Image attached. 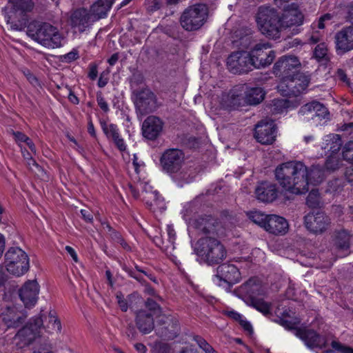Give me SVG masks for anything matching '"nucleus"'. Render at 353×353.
I'll use <instances>...</instances> for the list:
<instances>
[{
	"mask_svg": "<svg viewBox=\"0 0 353 353\" xmlns=\"http://www.w3.org/2000/svg\"><path fill=\"white\" fill-rule=\"evenodd\" d=\"M274 177L286 191L302 194L309 190L307 166L301 161H288L279 165L274 170Z\"/></svg>",
	"mask_w": 353,
	"mask_h": 353,
	"instance_id": "f257e3e1",
	"label": "nucleus"
},
{
	"mask_svg": "<svg viewBox=\"0 0 353 353\" xmlns=\"http://www.w3.org/2000/svg\"><path fill=\"white\" fill-rule=\"evenodd\" d=\"M255 19L261 34L269 39H280L281 26L279 12L276 9L266 5L261 6L258 8Z\"/></svg>",
	"mask_w": 353,
	"mask_h": 353,
	"instance_id": "f03ea898",
	"label": "nucleus"
},
{
	"mask_svg": "<svg viewBox=\"0 0 353 353\" xmlns=\"http://www.w3.org/2000/svg\"><path fill=\"white\" fill-rule=\"evenodd\" d=\"M194 252L201 260L210 265L221 263L227 256L225 246L213 236L200 238L195 244Z\"/></svg>",
	"mask_w": 353,
	"mask_h": 353,
	"instance_id": "7ed1b4c3",
	"label": "nucleus"
},
{
	"mask_svg": "<svg viewBox=\"0 0 353 353\" xmlns=\"http://www.w3.org/2000/svg\"><path fill=\"white\" fill-rule=\"evenodd\" d=\"M28 35L45 47L61 46L63 37L57 28L46 22L32 21L28 26Z\"/></svg>",
	"mask_w": 353,
	"mask_h": 353,
	"instance_id": "20e7f679",
	"label": "nucleus"
},
{
	"mask_svg": "<svg viewBox=\"0 0 353 353\" xmlns=\"http://www.w3.org/2000/svg\"><path fill=\"white\" fill-rule=\"evenodd\" d=\"M208 17V6L201 3H195L183 10L180 17V24L186 31H196L205 24Z\"/></svg>",
	"mask_w": 353,
	"mask_h": 353,
	"instance_id": "39448f33",
	"label": "nucleus"
},
{
	"mask_svg": "<svg viewBox=\"0 0 353 353\" xmlns=\"http://www.w3.org/2000/svg\"><path fill=\"white\" fill-rule=\"evenodd\" d=\"M310 82V75L299 71L288 79L281 81L277 89L282 96L297 97L307 89Z\"/></svg>",
	"mask_w": 353,
	"mask_h": 353,
	"instance_id": "423d86ee",
	"label": "nucleus"
},
{
	"mask_svg": "<svg viewBox=\"0 0 353 353\" xmlns=\"http://www.w3.org/2000/svg\"><path fill=\"white\" fill-rule=\"evenodd\" d=\"M5 265L10 274L19 276L29 270V259L19 248H10L5 254Z\"/></svg>",
	"mask_w": 353,
	"mask_h": 353,
	"instance_id": "0eeeda50",
	"label": "nucleus"
},
{
	"mask_svg": "<svg viewBox=\"0 0 353 353\" xmlns=\"http://www.w3.org/2000/svg\"><path fill=\"white\" fill-rule=\"evenodd\" d=\"M136 112L138 115L143 116L157 110L159 105L155 94L148 88H142L140 91H135L132 94Z\"/></svg>",
	"mask_w": 353,
	"mask_h": 353,
	"instance_id": "6e6552de",
	"label": "nucleus"
},
{
	"mask_svg": "<svg viewBox=\"0 0 353 353\" xmlns=\"http://www.w3.org/2000/svg\"><path fill=\"white\" fill-rule=\"evenodd\" d=\"M12 8L9 13L5 15L8 23L13 30H21L23 23L20 20H16L17 15L24 17L33 11L35 6L34 0H10Z\"/></svg>",
	"mask_w": 353,
	"mask_h": 353,
	"instance_id": "1a4fd4ad",
	"label": "nucleus"
},
{
	"mask_svg": "<svg viewBox=\"0 0 353 353\" xmlns=\"http://www.w3.org/2000/svg\"><path fill=\"white\" fill-rule=\"evenodd\" d=\"M193 228L200 234L206 236H213L216 239L224 235V228L221 223L212 216H201L193 221Z\"/></svg>",
	"mask_w": 353,
	"mask_h": 353,
	"instance_id": "9d476101",
	"label": "nucleus"
},
{
	"mask_svg": "<svg viewBox=\"0 0 353 353\" xmlns=\"http://www.w3.org/2000/svg\"><path fill=\"white\" fill-rule=\"evenodd\" d=\"M301 63L298 58L293 55H284L274 63L273 73L281 78V81L286 80L299 72Z\"/></svg>",
	"mask_w": 353,
	"mask_h": 353,
	"instance_id": "9b49d317",
	"label": "nucleus"
},
{
	"mask_svg": "<svg viewBox=\"0 0 353 353\" xmlns=\"http://www.w3.org/2000/svg\"><path fill=\"white\" fill-rule=\"evenodd\" d=\"M185 155L182 150L170 148L161 154L159 161L162 170L168 174H176L184 163Z\"/></svg>",
	"mask_w": 353,
	"mask_h": 353,
	"instance_id": "f8f14e48",
	"label": "nucleus"
},
{
	"mask_svg": "<svg viewBox=\"0 0 353 353\" xmlns=\"http://www.w3.org/2000/svg\"><path fill=\"white\" fill-rule=\"evenodd\" d=\"M180 332L179 321L171 315L161 316L155 327L156 334L163 340H173Z\"/></svg>",
	"mask_w": 353,
	"mask_h": 353,
	"instance_id": "ddd939ff",
	"label": "nucleus"
},
{
	"mask_svg": "<svg viewBox=\"0 0 353 353\" xmlns=\"http://www.w3.org/2000/svg\"><path fill=\"white\" fill-rule=\"evenodd\" d=\"M270 48V46L268 43H260L254 46V48L249 52L250 57H252L253 68H263L273 62L275 59V52Z\"/></svg>",
	"mask_w": 353,
	"mask_h": 353,
	"instance_id": "4468645a",
	"label": "nucleus"
},
{
	"mask_svg": "<svg viewBox=\"0 0 353 353\" xmlns=\"http://www.w3.org/2000/svg\"><path fill=\"white\" fill-rule=\"evenodd\" d=\"M43 325V319L41 316L32 319L23 328L19 330L14 339L19 341L17 345L19 347L28 346L39 336V330Z\"/></svg>",
	"mask_w": 353,
	"mask_h": 353,
	"instance_id": "2eb2a0df",
	"label": "nucleus"
},
{
	"mask_svg": "<svg viewBox=\"0 0 353 353\" xmlns=\"http://www.w3.org/2000/svg\"><path fill=\"white\" fill-rule=\"evenodd\" d=\"M227 66L234 74L247 73L253 68L252 57L249 52L245 50L234 52L227 59Z\"/></svg>",
	"mask_w": 353,
	"mask_h": 353,
	"instance_id": "dca6fc26",
	"label": "nucleus"
},
{
	"mask_svg": "<svg viewBox=\"0 0 353 353\" xmlns=\"http://www.w3.org/2000/svg\"><path fill=\"white\" fill-rule=\"evenodd\" d=\"M330 223L329 216L321 210H313L304 216L305 228L315 234H320L326 231Z\"/></svg>",
	"mask_w": 353,
	"mask_h": 353,
	"instance_id": "f3484780",
	"label": "nucleus"
},
{
	"mask_svg": "<svg viewBox=\"0 0 353 353\" xmlns=\"http://www.w3.org/2000/svg\"><path fill=\"white\" fill-rule=\"evenodd\" d=\"M295 335L301 339L305 345L311 350L314 348L323 350L327 345V337L321 335L313 329L301 327L295 329Z\"/></svg>",
	"mask_w": 353,
	"mask_h": 353,
	"instance_id": "a211bd4d",
	"label": "nucleus"
},
{
	"mask_svg": "<svg viewBox=\"0 0 353 353\" xmlns=\"http://www.w3.org/2000/svg\"><path fill=\"white\" fill-rule=\"evenodd\" d=\"M283 12L279 14L281 30L292 26H299L303 22V14L299 10L297 3L283 6Z\"/></svg>",
	"mask_w": 353,
	"mask_h": 353,
	"instance_id": "6ab92c4d",
	"label": "nucleus"
},
{
	"mask_svg": "<svg viewBox=\"0 0 353 353\" xmlns=\"http://www.w3.org/2000/svg\"><path fill=\"white\" fill-rule=\"evenodd\" d=\"M95 22L89 10L81 8L74 10L70 15V23L72 28L83 32Z\"/></svg>",
	"mask_w": 353,
	"mask_h": 353,
	"instance_id": "aec40b11",
	"label": "nucleus"
},
{
	"mask_svg": "<svg viewBox=\"0 0 353 353\" xmlns=\"http://www.w3.org/2000/svg\"><path fill=\"white\" fill-rule=\"evenodd\" d=\"M216 276L227 284L226 289L239 283L241 279L239 269L233 264L225 263L219 265L216 268Z\"/></svg>",
	"mask_w": 353,
	"mask_h": 353,
	"instance_id": "412c9836",
	"label": "nucleus"
},
{
	"mask_svg": "<svg viewBox=\"0 0 353 353\" xmlns=\"http://www.w3.org/2000/svg\"><path fill=\"white\" fill-rule=\"evenodd\" d=\"M164 123L156 116L148 117L142 124L143 136L151 141L156 140L162 133Z\"/></svg>",
	"mask_w": 353,
	"mask_h": 353,
	"instance_id": "4be33fe9",
	"label": "nucleus"
},
{
	"mask_svg": "<svg viewBox=\"0 0 353 353\" xmlns=\"http://www.w3.org/2000/svg\"><path fill=\"white\" fill-rule=\"evenodd\" d=\"M275 125L273 121L259 122L255 127L254 137L261 144H272L275 139Z\"/></svg>",
	"mask_w": 353,
	"mask_h": 353,
	"instance_id": "5701e85b",
	"label": "nucleus"
},
{
	"mask_svg": "<svg viewBox=\"0 0 353 353\" xmlns=\"http://www.w3.org/2000/svg\"><path fill=\"white\" fill-rule=\"evenodd\" d=\"M39 285L36 281H28L19 291V295L26 307L34 306L38 299Z\"/></svg>",
	"mask_w": 353,
	"mask_h": 353,
	"instance_id": "b1692460",
	"label": "nucleus"
},
{
	"mask_svg": "<svg viewBox=\"0 0 353 353\" xmlns=\"http://www.w3.org/2000/svg\"><path fill=\"white\" fill-rule=\"evenodd\" d=\"M261 282L256 278L250 279L238 289L241 297L247 304L257 299L256 296L261 294Z\"/></svg>",
	"mask_w": 353,
	"mask_h": 353,
	"instance_id": "393cba45",
	"label": "nucleus"
},
{
	"mask_svg": "<svg viewBox=\"0 0 353 353\" xmlns=\"http://www.w3.org/2000/svg\"><path fill=\"white\" fill-rule=\"evenodd\" d=\"M241 87L239 86L231 90L230 92L221 98V105L225 109L235 110L245 105Z\"/></svg>",
	"mask_w": 353,
	"mask_h": 353,
	"instance_id": "a878e982",
	"label": "nucleus"
},
{
	"mask_svg": "<svg viewBox=\"0 0 353 353\" xmlns=\"http://www.w3.org/2000/svg\"><path fill=\"white\" fill-rule=\"evenodd\" d=\"M352 235L345 229L335 230L332 236L333 248L341 254L345 256L349 253Z\"/></svg>",
	"mask_w": 353,
	"mask_h": 353,
	"instance_id": "bb28decb",
	"label": "nucleus"
},
{
	"mask_svg": "<svg viewBox=\"0 0 353 353\" xmlns=\"http://www.w3.org/2000/svg\"><path fill=\"white\" fill-rule=\"evenodd\" d=\"M256 199L263 203H272L278 196L276 185L268 181L261 182L255 190Z\"/></svg>",
	"mask_w": 353,
	"mask_h": 353,
	"instance_id": "cd10ccee",
	"label": "nucleus"
},
{
	"mask_svg": "<svg viewBox=\"0 0 353 353\" xmlns=\"http://www.w3.org/2000/svg\"><path fill=\"white\" fill-rule=\"evenodd\" d=\"M265 230L274 235H283L288 230V223L281 216L269 214Z\"/></svg>",
	"mask_w": 353,
	"mask_h": 353,
	"instance_id": "c85d7f7f",
	"label": "nucleus"
},
{
	"mask_svg": "<svg viewBox=\"0 0 353 353\" xmlns=\"http://www.w3.org/2000/svg\"><path fill=\"white\" fill-rule=\"evenodd\" d=\"M245 105H255L260 103L265 98V93L260 87L250 88L246 85H241Z\"/></svg>",
	"mask_w": 353,
	"mask_h": 353,
	"instance_id": "c756f323",
	"label": "nucleus"
},
{
	"mask_svg": "<svg viewBox=\"0 0 353 353\" xmlns=\"http://www.w3.org/2000/svg\"><path fill=\"white\" fill-rule=\"evenodd\" d=\"M337 50L347 52L353 49V28L343 29L335 35Z\"/></svg>",
	"mask_w": 353,
	"mask_h": 353,
	"instance_id": "7c9ffc66",
	"label": "nucleus"
},
{
	"mask_svg": "<svg viewBox=\"0 0 353 353\" xmlns=\"http://www.w3.org/2000/svg\"><path fill=\"white\" fill-rule=\"evenodd\" d=\"M299 113L302 115L310 113L312 118L317 117L320 119H325L329 115L327 108L323 103L316 101L302 105L299 110Z\"/></svg>",
	"mask_w": 353,
	"mask_h": 353,
	"instance_id": "2f4dec72",
	"label": "nucleus"
},
{
	"mask_svg": "<svg viewBox=\"0 0 353 353\" xmlns=\"http://www.w3.org/2000/svg\"><path fill=\"white\" fill-rule=\"evenodd\" d=\"M135 321L137 328L143 334H148L154 328L153 316L145 310L137 311Z\"/></svg>",
	"mask_w": 353,
	"mask_h": 353,
	"instance_id": "473e14b6",
	"label": "nucleus"
},
{
	"mask_svg": "<svg viewBox=\"0 0 353 353\" xmlns=\"http://www.w3.org/2000/svg\"><path fill=\"white\" fill-rule=\"evenodd\" d=\"M115 0H97L92 3L89 11L96 21L107 17Z\"/></svg>",
	"mask_w": 353,
	"mask_h": 353,
	"instance_id": "72a5a7b5",
	"label": "nucleus"
},
{
	"mask_svg": "<svg viewBox=\"0 0 353 353\" xmlns=\"http://www.w3.org/2000/svg\"><path fill=\"white\" fill-rule=\"evenodd\" d=\"M1 317L8 328L19 327L26 319V316L18 312L15 307H8L6 312L2 314Z\"/></svg>",
	"mask_w": 353,
	"mask_h": 353,
	"instance_id": "f704fd0d",
	"label": "nucleus"
},
{
	"mask_svg": "<svg viewBox=\"0 0 353 353\" xmlns=\"http://www.w3.org/2000/svg\"><path fill=\"white\" fill-rule=\"evenodd\" d=\"M324 179V170L319 165H312L310 168H307V181L310 183L317 185L321 183Z\"/></svg>",
	"mask_w": 353,
	"mask_h": 353,
	"instance_id": "c9c22d12",
	"label": "nucleus"
},
{
	"mask_svg": "<svg viewBox=\"0 0 353 353\" xmlns=\"http://www.w3.org/2000/svg\"><path fill=\"white\" fill-rule=\"evenodd\" d=\"M326 142V145L324 148L330 151L332 154H336L343 145L341 136L336 134L327 136Z\"/></svg>",
	"mask_w": 353,
	"mask_h": 353,
	"instance_id": "e433bc0d",
	"label": "nucleus"
},
{
	"mask_svg": "<svg viewBox=\"0 0 353 353\" xmlns=\"http://www.w3.org/2000/svg\"><path fill=\"white\" fill-rule=\"evenodd\" d=\"M130 299H134V301H137V302L138 303H144L145 307L150 311V313H151L152 316L161 312L160 305L156 301H154L153 299L150 298H148L145 301H143V300L139 296L131 295L130 296ZM130 307V308H133L132 301H131Z\"/></svg>",
	"mask_w": 353,
	"mask_h": 353,
	"instance_id": "4c0bfd02",
	"label": "nucleus"
},
{
	"mask_svg": "<svg viewBox=\"0 0 353 353\" xmlns=\"http://www.w3.org/2000/svg\"><path fill=\"white\" fill-rule=\"evenodd\" d=\"M100 124L103 132L108 139H112V141H114L116 139L120 137L119 129L117 125L113 123L108 125L106 121L103 120L100 121Z\"/></svg>",
	"mask_w": 353,
	"mask_h": 353,
	"instance_id": "58836bf2",
	"label": "nucleus"
},
{
	"mask_svg": "<svg viewBox=\"0 0 353 353\" xmlns=\"http://www.w3.org/2000/svg\"><path fill=\"white\" fill-rule=\"evenodd\" d=\"M130 85L132 90V94L135 93V91L141 90L142 88H148L144 84V77L139 72L132 74L130 79Z\"/></svg>",
	"mask_w": 353,
	"mask_h": 353,
	"instance_id": "ea45409f",
	"label": "nucleus"
},
{
	"mask_svg": "<svg viewBox=\"0 0 353 353\" xmlns=\"http://www.w3.org/2000/svg\"><path fill=\"white\" fill-rule=\"evenodd\" d=\"M269 214H265L260 211H251L247 212L249 219L265 230L266 225V220H268Z\"/></svg>",
	"mask_w": 353,
	"mask_h": 353,
	"instance_id": "a19ab883",
	"label": "nucleus"
},
{
	"mask_svg": "<svg viewBox=\"0 0 353 353\" xmlns=\"http://www.w3.org/2000/svg\"><path fill=\"white\" fill-rule=\"evenodd\" d=\"M245 35L241 37L238 41V45L243 49H248L256 42L252 35L251 29L244 30Z\"/></svg>",
	"mask_w": 353,
	"mask_h": 353,
	"instance_id": "79ce46f5",
	"label": "nucleus"
},
{
	"mask_svg": "<svg viewBox=\"0 0 353 353\" xmlns=\"http://www.w3.org/2000/svg\"><path fill=\"white\" fill-rule=\"evenodd\" d=\"M313 57L319 62L328 61L329 57L327 54V45L325 43H321L318 44L314 48Z\"/></svg>",
	"mask_w": 353,
	"mask_h": 353,
	"instance_id": "37998d69",
	"label": "nucleus"
},
{
	"mask_svg": "<svg viewBox=\"0 0 353 353\" xmlns=\"http://www.w3.org/2000/svg\"><path fill=\"white\" fill-rule=\"evenodd\" d=\"M248 305H252L256 308L258 311L263 313L265 316H269L271 315V304L265 302L262 299H256L255 300L248 303Z\"/></svg>",
	"mask_w": 353,
	"mask_h": 353,
	"instance_id": "c03bdc74",
	"label": "nucleus"
},
{
	"mask_svg": "<svg viewBox=\"0 0 353 353\" xmlns=\"http://www.w3.org/2000/svg\"><path fill=\"white\" fill-rule=\"evenodd\" d=\"M125 270L131 277L135 279L139 283L145 285V292L147 294H148L149 295L155 296L156 292L154 289L152 288L150 285L146 284L145 279L139 273H137L136 271L129 268H126L125 269Z\"/></svg>",
	"mask_w": 353,
	"mask_h": 353,
	"instance_id": "a18cd8bd",
	"label": "nucleus"
},
{
	"mask_svg": "<svg viewBox=\"0 0 353 353\" xmlns=\"http://www.w3.org/2000/svg\"><path fill=\"white\" fill-rule=\"evenodd\" d=\"M292 102L288 99H274L273 101L272 112L281 114L286 111L290 107Z\"/></svg>",
	"mask_w": 353,
	"mask_h": 353,
	"instance_id": "49530a36",
	"label": "nucleus"
},
{
	"mask_svg": "<svg viewBox=\"0 0 353 353\" xmlns=\"http://www.w3.org/2000/svg\"><path fill=\"white\" fill-rule=\"evenodd\" d=\"M154 353H173L174 350L172 345L161 341H157L152 346Z\"/></svg>",
	"mask_w": 353,
	"mask_h": 353,
	"instance_id": "de8ad7c7",
	"label": "nucleus"
},
{
	"mask_svg": "<svg viewBox=\"0 0 353 353\" xmlns=\"http://www.w3.org/2000/svg\"><path fill=\"white\" fill-rule=\"evenodd\" d=\"M320 196L317 190H312L306 199L307 205L311 208H316L320 204Z\"/></svg>",
	"mask_w": 353,
	"mask_h": 353,
	"instance_id": "09e8293b",
	"label": "nucleus"
},
{
	"mask_svg": "<svg viewBox=\"0 0 353 353\" xmlns=\"http://www.w3.org/2000/svg\"><path fill=\"white\" fill-rule=\"evenodd\" d=\"M343 159L349 162H353V140L347 142L342 149Z\"/></svg>",
	"mask_w": 353,
	"mask_h": 353,
	"instance_id": "8fccbe9b",
	"label": "nucleus"
},
{
	"mask_svg": "<svg viewBox=\"0 0 353 353\" xmlns=\"http://www.w3.org/2000/svg\"><path fill=\"white\" fill-rule=\"evenodd\" d=\"M49 323L48 327L51 328L52 330L60 332L61 329V322L55 315V313H52L51 312L49 313L48 316Z\"/></svg>",
	"mask_w": 353,
	"mask_h": 353,
	"instance_id": "3c124183",
	"label": "nucleus"
},
{
	"mask_svg": "<svg viewBox=\"0 0 353 353\" xmlns=\"http://www.w3.org/2000/svg\"><path fill=\"white\" fill-rule=\"evenodd\" d=\"M340 166V161L339 159L330 156L327 158L325 162V168L327 170L330 171H334L337 170Z\"/></svg>",
	"mask_w": 353,
	"mask_h": 353,
	"instance_id": "603ef678",
	"label": "nucleus"
},
{
	"mask_svg": "<svg viewBox=\"0 0 353 353\" xmlns=\"http://www.w3.org/2000/svg\"><path fill=\"white\" fill-rule=\"evenodd\" d=\"M332 347L341 353H353V348L345 346L339 341H333L331 343Z\"/></svg>",
	"mask_w": 353,
	"mask_h": 353,
	"instance_id": "864d4df0",
	"label": "nucleus"
},
{
	"mask_svg": "<svg viewBox=\"0 0 353 353\" xmlns=\"http://www.w3.org/2000/svg\"><path fill=\"white\" fill-rule=\"evenodd\" d=\"M275 322L280 324L283 327H284L285 329L288 330H294L295 329H297L298 327H296L295 323L292 322L291 321H288L286 319H284L282 317H278L277 319L274 320Z\"/></svg>",
	"mask_w": 353,
	"mask_h": 353,
	"instance_id": "5fc2aeb1",
	"label": "nucleus"
},
{
	"mask_svg": "<svg viewBox=\"0 0 353 353\" xmlns=\"http://www.w3.org/2000/svg\"><path fill=\"white\" fill-rule=\"evenodd\" d=\"M27 165L28 168L32 172H39L42 170L41 167L32 158L30 153H28Z\"/></svg>",
	"mask_w": 353,
	"mask_h": 353,
	"instance_id": "6e6d98bb",
	"label": "nucleus"
},
{
	"mask_svg": "<svg viewBox=\"0 0 353 353\" xmlns=\"http://www.w3.org/2000/svg\"><path fill=\"white\" fill-rule=\"evenodd\" d=\"M145 198L148 199L146 201V203L152 206L153 205L159 204L160 196L159 195L158 192L154 191L153 192H151L150 194H148V196Z\"/></svg>",
	"mask_w": 353,
	"mask_h": 353,
	"instance_id": "4d7b16f0",
	"label": "nucleus"
},
{
	"mask_svg": "<svg viewBox=\"0 0 353 353\" xmlns=\"http://www.w3.org/2000/svg\"><path fill=\"white\" fill-rule=\"evenodd\" d=\"M79 58L78 51L73 50L71 52L63 55L61 58L63 62L70 63Z\"/></svg>",
	"mask_w": 353,
	"mask_h": 353,
	"instance_id": "13d9d810",
	"label": "nucleus"
},
{
	"mask_svg": "<svg viewBox=\"0 0 353 353\" xmlns=\"http://www.w3.org/2000/svg\"><path fill=\"white\" fill-rule=\"evenodd\" d=\"M105 225L109 232H110V236L111 239L114 242L119 243L123 239V237L121 235V234L113 230L112 228L108 223H106Z\"/></svg>",
	"mask_w": 353,
	"mask_h": 353,
	"instance_id": "bf43d9fd",
	"label": "nucleus"
},
{
	"mask_svg": "<svg viewBox=\"0 0 353 353\" xmlns=\"http://www.w3.org/2000/svg\"><path fill=\"white\" fill-rule=\"evenodd\" d=\"M192 180L190 175L186 172H180L176 177V181H178L179 185L182 186L184 183H190Z\"/></svg>",
	"mask_w": 353,
	"mask_h": 353,
	"instance_id": "052dcab7",
	"label": "nucleus"
},
{
	"mask_svg": "<svg viewBox=\"0 0 353 353\" xmlns=\"http://www.w3.org/2000/svg\"><path fill=\"white\" fill-rule=\"evenodd\" d=\"M193 340L196 342L199 347L202 349L203 351H205L210 345V344L200 336H194Z\"/></svg>",
	"mask_w": 353,
	"mask_h": 353,
	"instance_id": "680f3d73",
	"label": "nucleus"
},
{
	"mask_svg": "<svg viewBox=\"0 0 353 353\" xmlns=\"http://www.w3.org/2000/svg\"><path fill=\"white\" fill-rule=\"evenodd\" d=\"M82 218L84 219V221L87 223H92L93 221V214L90 210L86 208V209H82L80 211Z\"/></svg>",
	"mask_w": 353,
	"mask_h": 353,
	"instance_id": "e2e57ef3",
	"label": "nucleus"
},
{
	"mask_svg": "<svg viewBox=\"0 0 353 353\" xmlns=\"http://www.w3.org/2000/svg\"><path fill=\"white\" fill-rule=\"evenodd\" d=\"M97 101L99 106L105 112H107L109 110L108 105L106 103V101H105L104 98L102 97L101 94H97Z\"/></svg>",
	"mask_w": 353,
	"mask_h": 353,
	"instance_id": "0e129e2a",
	"label": "nucleus"
},
{
	"mask_svg": "<svg viewBox=\"0 0 353 353\" xmlns=\"http://www.w3.org/2000/svg\"><path fill=\"white\" fill-rule=\"evenodd\" d=\"M97 65L94 63H91L89 66L88 77L91 80H94L97 77Z\"/></svg>",
	"mask_w": 353,
	"mask_h": 353,
	"instance_id": "69168bd1",
	"label": "nucleus"
},
{
	"mask_svg": "<svg viewBox=\"0 0 353 353\" xmlns=\"http://www.w3.org/2000/svg\"><path fill=\"white\" fill-rule=\"evenodd\" d=\"M345 178L350 183H353V165L345 169Z\"/></svg>",
	"mask_w": 353,
	"mask_h": 353,
	"instance_id": "338daca9",
	"label": "nucleus"
},
{
	"mask_svg": "<svg viewBox=\"0 0 353 353\" xmlns=\"http://www.w3.org/2000/svg\"><path fill=\"white\" fill-rule=\"evenodd\" d=\"M341 130L346 132L348 134L353 133V122L349 123H343L341 126Z\"/></svg>",
	"mask_w": 353,
	"mask_h": 353,
	"instance_id": "774afa93",
	"label": "nucleus"
}]
</instances>
